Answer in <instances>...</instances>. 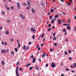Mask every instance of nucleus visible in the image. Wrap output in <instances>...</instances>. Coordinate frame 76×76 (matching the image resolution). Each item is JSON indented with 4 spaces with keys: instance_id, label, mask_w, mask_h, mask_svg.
Here are the masks:
<instances>
[{
    "instance_id": "nucleus-42",
    "label": "nucleus",
    "mask_w": 76,
    "mask_h": 76,
    "mask_svg": "<svg viewBox=\"0 0 76 76\" xmlns=\"http://www.w3.org/2000/svg\"><path fill=\"white\" fill-rule=\"evenodd\" d=\"M19 42H20V41L19 40H17V43H19Z\"/></svg>"
},
{
    "instance_id": "nucleus-22",
    "label": "nucleus",
    "mask_w": 76,
    "mask_h": 76,
    "mask_svg": "<svg viewBox=\"0 0 76 76\" xmlns=\"http://www.w3.org/2000/svg\"><path fill=\"white\" fill-rule=\"evenodd\" d=\"M31 7H26V9H31Z\"/></svg>"
},
{
    "instance_id": "nucleus-37",
    "label": "nucleus",
    "mask_w": 76,
    "mask_h": 76,
    "mask_svg": "<svg viewBox=\"0 0 76 76\" xmlns=\"http://www.w3.org/2000/svg\"><path fill=\"white\" fill-rule=\"evenodd\" d=\"M54 45H55V46L56 47L57 46V43H54Z\"/></svg>"
},
{
    "instance_id": "nucleus-24",
    "label": "nucleus",
    "mask_w": 76,
    "mask_h": 76,
    "mask_svg": "<svg viewBox=\"0 0 76 76\" xmlns=\"http://www.w3.org/2000/svg\"><path fill=\"white\" fill-rule=\"evenodd\" d=\"M50 12L51 13H53L54 12V10L51 9L50 10Z\"/></svg>"
},
{
    "instance_id": "nucleus-62",
    "label": "nucleus",
    "mask_w": 76,
    "mask_h": 76,
    "mask_svg": "<svg viewBox=\"0 0 76 76\" xmlns=\"http://www.w3.org/2000/svg\"><path fill=\"white\" fill-rule=\"evenodd\" d=\"M11 9H12V10H13V7L12 6V7H11Z\"/></svg>"
},
{
    "instance_id": "nucleus-12",
    "label": "nucleus",
    "mask_w": 76,
    "mask_h": 76,
    "mask_svg": "<svg viewBox=\"0 0 76 76\" xmlns=\"http://www.w3.org/2000/svg\"><path fill=\"white\" fill-rule=\"evenodd\" d=\"M66 28L67 29H68V30H70V27L68 26L66 27Z\"/></svg>"
},
{
    "instance_id": "nucleus-32",
    "label": "nucleus",
    "mask_w": 76,
    "mask_h": 76,
    "mask_svg": "<svg viewBox=\"0 0 76 76\" xmlns=\"http://www.w3.org/2000/svg\"><path fill=\"white\" fill-rule=\"evenodd\" d=\"M11 54H14V51H12L11 52Z\"/></svg>"
},
{
    "instance_id": "nucleus-54",
    "label": "nucleus",
    "mask_w": 76,
    "mask_h": 76,
    "mask_svg": "<svg viewBox=\"0 0 76 76\" xmlns=\"http://www.w3.org/2000/svg\"><path fill=\"white\" fill-rule=\"evenodd\" d=\"M18 47L19 48V47H20V44H18Z\"/></svg>"
},
{
    "instance_id": "nucleus-21",
    "label": "nucleus",
    "mask_w": 76,
    "mask_h": 76,
    "mask_svg": "<svg viewBox=\"0 0 76 76\" xmlns=\"http://www.w3.org/2000/svg\"><path fill=\"white\" fill-rule=\"evenodd\" d=\"M35 36L34 35H33V36H32V38L33 39H34L35 38Z\"/></svg>"
},
{
    "instance_id": "nucleus-56",
    "label": "nucleus",
    "mask_w": 76,
    "mask_h": 76,
    "mask_svg": "<svg viewBox=\"0 0 76 76\" xmlns=\"http://www.w3.org/2000/svg\"><path fill=\"white\" fill-rule=\"evenodd\" d=\"M3 27H0V30H1V29H2Z\"/></svg>"
},
{
    "instance_id": "nucleus-20",
    "label": "nucleus",
    "mask_w": 76,
    "mask_h": 76,
    "mask_svg": "<svg viewBox=\"0 0 76 76\" xmlns=\"http://www.w3.org/2000/svg\"><path fill=\"white\" fill-rule=\"evenodd\" d=\"M6 34H7V35H9V31H7L6 32Z\"/></svg>"
},
{
    "instance_id": "nucleus-11",
    "label": "nucleus",
    "mask_w": 76,
    "mask_h": 76,
    "mask_svg": "<svg viewBox=\"0 0 76 76\" xmlns=\"http://www.w3.org/2000/svg\"><path fill=\"white\" fill-rule=\"evenodd\" d=\"M18 72V66H17L16 68L15 72Z\"/></svg>"
},
{
    "instance_id": "nucleus-41",
    "label": "nucleus",
    "mask_w": 76,
    "mask_h": 76,
    "mask_svg": "<svg viewBox=\"0 0 76 76\" xmlns=\"http://www.w3.org/2000/svg\"><path fill=\"white\" fill-rule=\"evenodd\" d=\"M30 58H34V56H33V55H32L31 56H30Z\"/></svg>"
},
{
    "instance_id": "nucleus-57",
    "label": "nucleus",
    "mask_w": 76,
    "mask_h": 76,
    "mask_svg": "<svg viewBox=\"0 0 76 76\" xmlns=\"http://www.w3.org/2000/svg\"><path fill=\"white\" fill-rule=\"evenodd\" d=\"M11 41L12 42V41H13V39H11Z\"/></svg>"
},
{
    "instance_id": "nucleus-38",
    "label": "nucleus",
    "mask_w": 76,
    "mask_h": 76,
    "mask_svg": "<svg viewBox=\"0 0 76 76\" xmlns=\"http://www.w3.org/2000/svg\"><path fill=\"white\" fill-rule=\"evenodd\" d=\"M64 54L65 55H67V52H66V51H65L64 52Z\"/></svg>"
},
{
    "instance_id": "nucleus-31",
    "label": "nucleus",
    "mask_w": 76,
    "mask_h": 76,
    "mask_svg": "<svg viewBox=\"0 0 76 76\" xmlns=\"http://www.w3.org/2000/svg\"><path fill=\"white\" fill-rule=\"evenodd\" d=\"M17 76H19V75L18 74V72H15Z\"/></svg>"
},
{
    "instance_id": "nucleus-5",
    "label": "nucleus",
    "mask_w": 76,
    "mask_h": 76,
    "mask_svg": "<svg viewBox=\"0 0 76 76\" xmlns=\"http://www.w3.org/2000/svg\"><path fill=\"white\" fill-rule=\"evenodd\" d=\"M43 54V55H42V58H44V57L45 56V52H44Z\"/></svg>"
},
{
    "instance_id": "nucleus-60",
    "label": "nucleus",
    "mask_w": 76,
    "mask_h": 76,
    "mask_svg": "<svg viewBox=\"0 0 76 76\" xmlns=\"http://www.w3.org/2000/svg\"><path fill=\"white\" fill-rule=\"evenodd\" d=\"M71 72L72 73H75V71L74 70L72 71H71Z\"/></svg>"
},
{
    "instance_id": "nucleus-15",
    "label": "nucleus",
    "mask_w": 76,
    "mask_h": 76,
    "mask_svg": "<svg viewBox=\"0 0 76 76\" xmlns=\"http://www.w3.org/2000/svg\"><path fill=\"white\" fill-rule=\"evenodd\" d=\"M55 18H58V15H57L55 16H54Z\"/></svg>"
},
{
    "instance_id": "nucleus-26",
    "label": "nucleus",
    "mask_w": 76,
    "mask_h": 76,
    "mask_svg": "<svg viewBox=\"0 0 76 76\" xmlns=\"http://www.w3.org/2000/svg\"><path fill=\"white\" fill-rule=\"evenodd\" d=\"M63 32H66V29H63Z\"/></svg>"
},
{
    "instance_id": "nucleus-39",
    "label": "nucleus",
    "mask_w": 76,
    "mask_h": 76,
    "mask_svg": "<svg viewBox=\"0 0 76 76\" xmlns=\"http://www.w3.org/2000/svg\"><path fill=\"white\" fill-rule=\"evenodd\" d=\"M68 51L69 54H70V53H71V50H68Z\"/></svg>"
},
{
    "instance_id": "nucleus-58",
    "label": "nucleus",
    "mask_w": 76,
    "mask_h": 76,
    "mask_svg": "<svg viewBox=\"0 0 76 76\" xmlns=\"http://www.w3.org/2000/svg\"><path fill=\"white\" fill-rule=\"evenodd\" d=\"M55 28V27L54 26H53L52 27V29H54Z\"/></svg>"
},
{
    "instance_id": "nucleus-10",
    "label": "nucleus",
    "mask_w": 76,
    "mask_h": 76,
    "mask_svg": "<svg viewBox=\"0 0 76 76\" xmlns=\"http://www.w3.org/2000/svg\"><path fill=\"white\" fill-rule=\"evenodd\" d=\"M33 60L32 61V63H34L35 62V60H36V59L35 58H34L33 59Z\"/></svg>"
},
{
    "instance_id": "nucleus-33",
    "label": "nucleus",
    "mask_w": 76,
    "mask_h": 76,
    "mask_svg": "<svg viewBox=\"0 0 76 76\" xmlns=\"http://www.w3.org/2000/svg\"><path fill=\"white\" fill-rule=\"evenodd\" d=\"M15 50L16 52H18V49L17 48H15Z\"/></svg>"
},
{
    "instance_id": "nucleus-3",
    "label": "nucleus",
    "mask_w": 76,
    "mask_h": 76,
    "mask_svg": "<svg viewBox=\"0 0 76 76\" xmlns=\"http://www.w3.org/2000/svg\"><path fill=\"white\" fill-rule=\"evenodd\" d=\"M1 53L2 54H4L6 53V50L4 49H2L1 51Z\"/></svg>"
},
{
    "instance_id": "nucleus-48",
    "label": "nucleus",
    "mask_w": 76,
    "mask_h": 76,
    "mask_svg": "<svg viewBox=\"0 0 76 76\" xmlns=\"http://www.w3.org/2000/svg\"><path fill=\"white\" fill-rule=\"evenodd\" d=\"M7 22L9 23V22H10V20L9 19H8L7 20Z\"/></svg>"
},
{
    "instance_id": "nucleus-35",
    "label": "nucleus",
    "mask_w": 76,
    "mask_h": 76,
    "mask_svg": "<svg viewBox=\"0 0 76 76\" xmlns=\"http://www.w3.org/2000/svg\"><path fill=\"white\" fill-rule=\"evenodd\" d=\"M26 48V50H28L29 49V46H27Z\"/></svg>"
},
{
    "instance_id": "nucleus-64",
    "label": "nucleus",
    "mask_w": 76,
    "mask_h": 76,
    "mask_svg": "<svg viewBox=\"0 0 76 76\" xmlns=\"http://www.w3.org/2000/svg\"><path fill=\"white\" fill-rule=\"evenodd\" d=\"M20 71H21V70H22L23 69L22 68H20Z\"/></svg>"
},
{
    "instance_id": "nucleus-27",
    "label": "nucleus",
    "mask_w": 76,
    "mask_h": 76,
    "mask_svg": "<svg viewBox=\"0 0 76 76\" xmlns=\"http://www.w3.org/2000/svg\"><path fill=\"white\" fill-rule=\"evenodd\" d=\"M30 64H31V63H29L28 64H27L26 65V67H29V66H30Z\"/></svg>"
},
{
    "instance_id": "nucleus-7",
    "label": "nucleus",
    "mask_w": 76,
    "mask_h": 76,
    "mask_svg": "<svg viewBox=\"0 0 76 76\" xmlns=\"http://www.w3.org/2000/svg\"><path fill=\"white\" fill-rule=\"evenodd\" d=\"M22 4L23 6H27V4L25 2L23 3Z\"/></svg>"
},
{
    "instance_id": "nucleus-46",
    "label": "nucleus",
    "mask_w": 76,
    "mask_h": 76,
    "mask_svg": "<svg viewBox=\"0 0 76 76\" xmlns=\"http://www.w3.org/2000/svg\"><path fill=\"white\" fill-rule=\"evenodd\" d=\"M67 3L69 6H70V4L68 2H67Z\"/></svg>"
},
{
    "instance_id": "nucleus-49",
    "label": "nucleus",
    "mask_w": 76,
    "mask_h": 76,
    "mask_svg": "<svg viewBox=\"0 0 76 76\" xmlns=\"http://www.w3.org/2000/svg\"><path fill=\"white\" fill-rule=\"evenodd\" d=\"M38 68H39V67L37 66L36 67V69H38Z\"/></svg>"
},
{
    "instance_id": "nucleus-8",
    "label": "nucleus",
    "mask_w": 76,
    "mask_h": 76,
    "mask_svg": "<svg viewBox=\"0 0 76 76\" xmlns=\"http://www.w3.org/2000/svg\"><path fill=\"white\" fill-rule=\"evenodd\" d=\"M27 5L28 6H30V2L29 1H27Z\"/></svg>"
},
{
    "instance_id": "nucleus-52",
    "label": "nucleus",
    "mask_w": 76,
    "mask_h": 76,
    "mask_svg": "<svg viewBox=\"0 0 76 76\" xmlns=\"http://www.w3.org/2000/svg\"><path fill=\"white\" fill-rule=\"evenodd\" d=\"M66 71H69V69H67V68H66Z\"/></svg>"
},
{
    "instance_id": "nucleus-25",
    "label": "nucleus",
    "mask_w": 76,
    "mask_h": 76,
    "mask_svg": "<svg viewBox=\"0 0 76 76\" xmlns=\"http://www.w3.org/2000/svg\"><path fill=\"white\" fill-rule=\"evenodd\" d=\"M23 50H26V45H25L23 47Z\"/></svg>"
},
{
    "instance_id": "nucleus-4",
    "label": "nucleus",
    "mask_w": 76,
    "mask_h": 76,
    "mask_svg": "<svg viewBox=\"0 0 76 76\" xmlns=\"http://www.w3.org/2000/svg\"><path fill=\"white\" fill-rule=\"evenodd\" d=\"M31 31L33 32H35V29L34 28H31Z\"/></svg>"
},
{
    "instance_id": "nucleus-13",
    "label": "nucleus",
    "mask_w": 76,
    "mask_h": 76,
    "mask_svg": "<svg viewBox=\"0 0 76 76\" xmlns=\"http://www.w3.org/2000/svg\"><path fill=\"white\" fill-rule=\"evenodd\" d=\"M1 64L2 66H4V61H2L1 62Z\"/></svg>"
},
{
    "instance_id": "nucleus-2",
    "label": "nucleus",
    "mask_w": 76,
    "mask_h": 76,
    "mask_svg": "<svg viewBox=\"0 0 76 76\" xmlns=\"http://www.w3.org/2000/svg\"><path fill=\"white\" fill-rule=\"evenodd\" d=\"M51 64V66L52 67H56V64L54 63V62H52V63Z\"/></svg>"
},
{
    "instance_id": "nucleus-14",
    "label": "nucleus",
    "mask_w": 76,
    "mask_h": 76,
    "mask_svg": "<svg viewBox=\"0 0 76 76\" xmlns=\"http://www.w3.org/2000/svg\"><path fill=\"white\" fill-rule=\"evenodd\" d=\"M69 2L70 3H73V0H69Z\"/></svg>"
},
{
    "instance_id": "nucleus-28",
    "label": "nucleus",
    "mask_w": 76,
    "mask_h": 76,
    "mask_svg": "<svg viewBox=\"0 0 76 76\" xmlns=\"http://www.w3.org/2000/svg\"><path fill=\"white\" fill-rule=\"evenodd\" d=\"M44 34L43 33L42 35V38H44Z\"/></svg>"
},
{
    "instance_id": "nucleus-59",
    "label": "nucleus",
    "mask_w": 76,
    "mask_h": 76,
    "mask_svg": "<svg viewBox=\"0 0 76 76\" xmlns=\"http://www.w3.org/2000/svg\"><path fill=\"white\" fill-rule=\"evenodd\" d=\"M1 44L2 45H4V42H2Z\"/></svg>"
},
{
    "instance_id": "nucleus-30",
    "label": "nucleus",
    "mask_w": 76,
    "mask_h": 76,
    "mask_svg": "<svg viewBox=\"0 0 76 76\" xmlns=\"http://www.w3.org/2000/svg\"><path fill=\"white\" fill-rule=\"evenodd\" d=\"M51 28H48V31L49 32L50 31H51Z\"/></svg>"
},
{
    "instance_id": "nucleus-44",
    "label": "nucleus",
    "mask_w": 76,
    "mask_h": 76,
    "mask_svg": "<svg viewBox=\"0 0 76 76\" xmlns=\"http://www.w3.org/2000/svg\"><path fill=\"white\" fill-rule=\"evenodd\" d=\"M50 19H52V16L51 15L50 16Z\"/></svg>"
},
{
    "instance_id": "nucleus-19",
    "label": "nucleus",
    "mask_w": 76,
    "mask_h": 76,
    "mask_svg": "<svg viewBox=\"0 0 76 76\" xmlns=\"http://www.w3.org/2000/svg\"><path fill=\"white\" fill-rule=\"evenodd\" d=\"M59 25L61 24V20L60 19H58Z\"/></svg>"
},
{
    "instance_id": "nucleus-18",
    "label": "nucleus",
    "mask_w": 76,
    "mask_h": 76,
    "mask_svg": "<svg viewBox=\"0 0 76 76\" xmlns=\"http://www.w3.org/2000/svg\"><path fill=\"white\" fill-rule=\"evenodd\" d=\"M31 10H32V12H34V13L35 12V10L34 9L31 8Z\"/></svg>"
},
{
    "instance_id": "nucleus-34",
    "label": "nucleus",
    "mask_w": 76,
    "mask_h": 76,
    "mask_svg": "<svg viewBox=\"0 0 76 76\" xmlns=\"http://www.w3.org/2000/svg\"><path fill=\"white\" fill-rule=\"evenodd\" d=\"M67 34V32H65L64 33V35H66Z\"/></svg>"
},
{
    "instance_id": "nucleus-17",
    "label": "nucleus",
    "mask_w": 76,
    "mask_h": 76,
    "mask_svg": "<svg viewBox=\"0 0 76 76\" xmlns=\"http://www.w3.org/2000/svg\"><path fill=\"white\" fill-rule=\"evenodd\" d=\"M56 39H57V38H56V37H54L53 38V41H56Z\"/></svg>"
},
{
    "instance_id": "nucleus-53",
    "label": "nucleus",
    "mask_w": 76,
    "mask_h": 76,
    "mask_svg": "<svg viewBox=\"0 0 76 76\" xmlns=\"http://www.w3.org/2000/svg\"><path fill=\"white\" fill-rule=\"evenodd\" d=\"M4 44L5 45H7V43H6V42H4Z\"/></svg>"
},
{
    "instance_id": "nucleus-63",
    "label": "nucleus",
    "mask_w": 76,
    "mask_h": 76,
    "mask_svg": "<svg viewBox=\"0 0 76 76\" xmlns=\"http://www.w3.org/2000/svg\"><path fill=\"white\" fill-rule=\"evenodd\" d=\"M28 44H29V45H31V42H29L28 43Z\"/></svg>"
},
{
    "instance_id": "nucleus-47",
    "label": "nucleus",
    "mask_w": 76,
    "mask_h": 76,
    "mask_svg": "<svg viewBox=\"0 0 76 76\" xmlns=\"http://www.w3.org/2000/svg\"><path fill=\"white\" fill-rule=\"evenodd\" d=\"M46 67H48V64H46Z\"/></svg>"
},
{
    "instance_id": "nucleus-55",
    "label": "nucleus",
    "mask_w": 76,
    "mask_h": 76,
    "mask_svg": "<svg viewBox=\"0 0 76 76\" xmlns=\"http://www.w3.org/2000/svg\"><path fill=\"white\" fill-rule=\"evenodd\" d=\"M41 50V47H39L38 48V50Z\"/></svg>"
},
{
    "instance_id": "nucleus-16",
    "label": "nucleus",
    "mask_w": 76,
    "mask_h": 76,
    "mask_svg": "<svg viewBox=\"0 0 76 76\" xmlns=\"http://www.w3.org/2000/svg\"><path fill=\"white\" fill-rule=\"evenodd\" d=\"M73 66H74V67H75H75H76V63H74Z\"/></svg>"
},
{
    "instance_id": "nucleus-45",
    "label": "nucleus",
    "mask_w": 76,
    "mask_h": 76,
    "mask_svg": "<svg viewBox=\"0 0 76 76\" xmlns=\"http://www.w3.org/2000/svg\"><path fill=\"white\" fill-rule=\"evenodd\" d=\"M51 26V24H49L48 26V27H50V26Z\"/></svg>"
},
{
    "instance_id": "nucleus-23",
    "label": "nucleus",
    "mask_w": 76,
    "mask_h": 76,
    "mask_svg": "<svg viewBox=\"0 0 76 76\" xmlns=\"http://www.w3.org/2000/svg\"><path fill=\"white\" fill-rule=\"evenodd\" d=\"M54 22V20L53 19H52V21H51V23H53Z\"/></svg>"
},
{
    "instance_id": "nucleus-43",
    "label": "nucleus",
    "mask_w": 76,
    "mask_h": 76,
    "mask_svg": "<svg viewBox=\"0 0 76 76\" xmlns=\"http://www.w3.org/2000/svg\"><path fill=\"white\" fill-rule=\"evenodd\" d=\"M62 22L63 23H65V20H62Z\"/></svg>"
},
{
    "instance_id": "nucleus-9",
    "label": "nucleus",
    "mask_w": 76,
    "mask_h": 76,
    "mask_svg": "<svg viewBox=\"0 0 76 76\" xmlns=\"http://www.w3.org/2000/svg\"><path fill=\"white\" fill-rule=\"evenodd\" d=\"M1 13L2 15H5V12H4V11H2Z\"/></svg>"
},
{
    "instance_id": "nucleus-51",
    "label": "nucleus",
    "mask_w": 76,
    "mask_h": 76,
    "mask_svg": "<svg viewBox=\"0 0 76 76\" xmlns=\"http://www.w3.org/2000/svg\"><path fill=\"white\" fill-rule=\"evenodd\" d=\"M74 30L75 31H76V27H74Z\"/></svg>"
},
{
    "instance_id": "nucleus-29",
    "label": "nucleus",
    "mask_w": 76,
    "mask_h": 76,
    "mask_svg": "<svg viewBox=\"0 0 76 76\" xmlns=\"http://www.w3.org/2000/svg\"><path fill=\"white\" fill-rule=\"evenodd\" d=\"M63 25H64V26H67L68 25V24H67L65 23L63 24Z\"/></svg>"
},
{
    "instance_id": "nucleus-36",
    "label": "nucleus",
    "mask_w": 76,
    "mask_h": 76,
    "mask_svg": "<svg viewBox=\"0 0 76 76\" xmlns=\"http://www.w3.org/2000/svg\"><path fill=\"white\" fill-rule=\"evenodd\" d=\"M32 66L30 67L29 68L30 70H32Z\"/></svg>"
},
{
    "instance_id": "nucleus-61",
    "label": "nucleus",
    "mask_w": 76,
    "mask_h": 76,
    "mask_svg": "<svg viewBox=\"0 0 76 76\" xmlns=\"http://www.w3.org/2000/svg\"><path fill=\"white\" fill-rule=\"evenodd\" d=\"M66 42H67L68 41V40L67 39H65Z\"/></svg>"
},
{
    "instance_id": "nucleus-1",
    "label": "nucleus",
    "mask_w": 76,
    "mask_h": 76,
    "mask_svg": "<svg viewBox=\"0 0 76 76\" xmlns=\"http://www.w3.org/2000/svg\"><path fill=\"white\" fill-rule=\"evenodd\" d=\"M20 17L22 19H25V17L24 15H23L22 14L20 15Z\"/></svg>"
},
{
    "instance_id": "nucleus-50",
    "label": "nucleus",
    "mask_w": 76,
    "mask_h": 76,
    "mask_svg": "<svg viewBox=\"0 0 76 76\" xmlns=\"http://www.w3.org/2000/svg\"><path fill=\"white\" fill-rule=\"evenodd\" d=\"M69 60H72V58H71V57H69Z\"/></svg>"
},
{
    "instance_id": "nucleus-40",
    "label": "nucleus",
    "mask_w": 76,
    "mask_h": 76,
    "mask_svg": "<svg viewBox=\"0 0 76 76\" xmlns=\"http://www.w3.org/2000/svg\"><path fill=\"white\" fill-rule=\"evenodd\" d=\"M56 35V33H54L53 34V37H54Z\"/></svg>"
},
{
    "instance_id": "nucleus-6",
    "label": "nucleus",
    "mask_w": 76,
    "mask_h": 76,
    "mask_svg": "<svg viewBox=\"0 0 76 76\" xmlns=\"http://www.w3.org/2000/svg\"><path fill=\"white\" fill-rule=\"evenodd\" d=\"M17 4L18 5V9H20V5L19 4V3H17Z\"/></svg>"
}]
</instances>
